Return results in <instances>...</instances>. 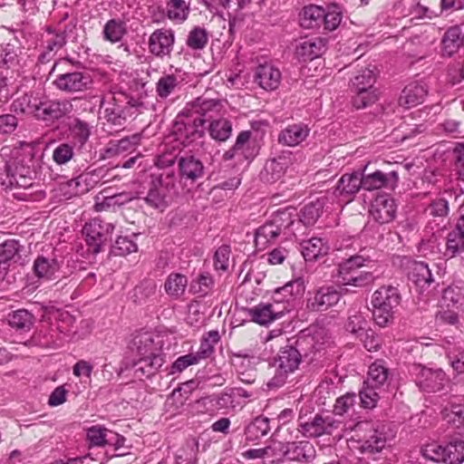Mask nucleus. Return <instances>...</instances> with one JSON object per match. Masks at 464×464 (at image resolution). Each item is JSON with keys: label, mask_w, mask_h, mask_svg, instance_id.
Returning a JSON list of instances; mask_svg holds the SVG:
<instances>
[{"label": "nucleus", "mask_w": 464, "mask_h": 464, "mask_svg": "<svg viewBox=\"0 0 464 464\" xmlns=\"http://www.w3.org/2000/svg\"><path fill=\"white\" fill-rule=\"evenodd\" d=\"M314 341L310 336H299L293 343L282 347L274 359L276 367L275 375L267 382L268 389H278L284 386L288 375L296 371L303 358L314 353Z\"/></svg>", "instance_id": "1"}, {"label": "nucleus", "mask_w": 464, "mask_h": 464, "mask_svg": "<svg viewBox=\"0 0 464 464\" xmlns=\"http://www.w3.org/2000/svg\"><path fill=\"white\" fill-rule=\"evenodd\" d=\"M114 230L112 223L105 222L100 218H93L84 225L82 234L85 244H81L76 252L82 258L95 257L103 250L106 242L111 239Z\"/></svg>", "instance_id": "2"}, {"label": "nucleus", "mask_w": 464, "mask_h": 464, "mask_svg": "<svg viewBox=\"0 0 464 464\" xmlns=\"http://www.w3.org/2000/svg\"><path fill=\"white\" fill-rule=\"evenodd\" d=\"M401 303V294L396 287L382 286L372 295V317L380 326H386L393 318L394 309Z\"/></svg>", "instance_id": "3"}, {"label": "nucleus", "mask_w": 464, "mask_h": 464, "mask_svg": "<svg viewBox=\"0 0 464 464\" xmlns=\"http://www.w3.org/2000/svg\"><path fill=\"white\" fill-rule=\"evenodd\" d=\"M150 178L147 204L163 211L170 199V191L174 187V175L172 172L150 173Z\"/></svg>", "instance_id": "4"}, {"label": "nucleus", "mask_w": 464, "mask_h": 464, "mask_svg": "<svg viewBox=\"0 0 464 464\" xmlns=\"http://www.w3.org/2000/svg\"><path fill=\"white\" fill-rule=\"evenodd\" d=\"M204 123L205 120L199 116H194L184 109L177 117L174 131L183 143L189 144L203 136Z\"/></svg>", "instance_id": "5"}, {"label": "nucleus", "mask_w": 464, "mask_h": 464, "mask_svg": "<svg viewBox=\"0 0 464 464\" xmlns=\"http://www.w3.org/2000/svg\"><path fill=\"white\" fill-rule=\"evenodd\" d=\"M410 373L414 377L416 385L423 392H437L444 388L446 373L441 369H430L420 364H413Z\"/></svg>", "instance_id": "6"}, {"label": "nucleus", "mask_w": 464, "mask_h": 464, "mask_svg": "<svg viewBox=\"0 0 464 464\" xmlns=\"http://www.w3.org/2000/svg\"><path fill=\"white\" fill-rule=\"evenodd\" d=\"M362 263H339L336 280L343 285L364 286L375 279L372 272L362 270Z\"/></svg>", "instance_id": "7"}, {"label": "nucleus", "mask_w": 464, "mask_h": 464, "mask_svg": "<svg viewBox=\"0 0 464 464\" xmlns=\"http://www.w3.org/2000/svg\"><path fill=\"white\" fill-rule=\"evenodd\" d=\"M258 153L251 130H243L237 137L234 146L223 154L224 160L237 159V161L251 160Z\"/></svg>", "instance_id": "8"}, {"label": "nucleus", "mask_w": 464, "mask_h": 464, "mask_svg": "<svg viewBox=\"0 0 464 464\" xmlns=\"http://www.w3.org/2000/svg\"><path fill=\"white\" fill-rule=\"evenodd\" d=\"M86 438L90 448L111 446L114 452L120 450L125 442L123 436L101 425L89 428L86 431Z\"/></svg>", "instance_id": "9"}, {"label": "nucleus", "mask_w": 464, "mask_h": 464, "mask_svg": "<svg viewBox=\"0 0 464 464\" xmlns=\"http://www.w3.org/2000/svg\"><path fill=\"white\" fill-rule=\"evenodd\" d=\"M362 188L367 191L377 190L381 188L393 189L398 183L399 176L397 171L388 173L381 170H375L366 173L365 169L360 173Z\"/></svg>", "instance_id": "10"}, {"label": "nucleus", "mask_w": 464, "mask_h": 464, "mask_svg": "<svg viewBox=\"0 0 464 464\" xmlns=\"http://www.w3.org/2000/svg\"><path fill=\"white\" fill-rule=\"evenodd\" d=\"M291 163L292 152L283 151L276 158L266 160L260 172V179L266 183H275L284 176Z\"/></svg>", "instance_id": "11"}, {"label": "nucleus", "mask_w": 464, "mask_h": 464, "mask_svg": "<svg viewBox=\"0 0 464 464\" xmlns=\"http://www.w3.org/2000/svg\"><path fill=\"white\" fill-rule=\"evenodd\" d=\"M74 324L75 318L72 314L68 312L60 313L56 321L51 323L50 340L47 343L53 346H60L64 337L76 334Z\"/></svg>", "instance_id": "12"}, {"label": "nucleus", "mask_w": 464, "mask_h": 464, "mask_svg": "<svg viewBox=\"0 0 464 464\" xmlns=\"http://www.w3.org/2000/svg\"><path fill=\"white\" fill-rule=\"evenodd\" d=\"M223 106L218 99H208L206 97H198L191 103L188 104L185 108L189 113L194 116H199L206 121H210L216 119Z\"/></svg>", "instance_id": "13"}, {"label": "nucleus", "mask_w": 464, "mask_h": 464, "mask_svg": "<svg viewBox=\"0 0 464 464\" xmlns=\"http://www.w3.org/2000/svg\"><path fill=\"white\" fill-rule=\"evenodd\" d=\"M90 83L89 74L77 71L59 74L53 81V84L57 89L67 92L84 91Z\"/></svg>", "instance_id": "14"}, {"label": "nucleus", "mask_w": 464, "mask_h": 464, "mask_svg": "<svg viewBox=\"0 0 464 464\" xmlns=\"http://www.w3.org/2000/svg\"><path fill=\"white\" fill-rule=\"evenodd\" d=\"M73 111V105L69 100L42 102L37 119L43 121L59 120Z\"/></svg>", "instance_id": "15"}, {"label": "nucleus", "mask_w": 464, "mask_h": 464, "mask_svg": "<svg viewBox=\"0 0 464 464\" xmlns=\"http://www.w3.org/2000/svg\"><path fill=\"white\" fill-rule=\"evenodd\" d=\"M370 213L372 218L380 224L391 222L396 213V206L393 198L387 195L376 197L371 205Z\"/></svg>", "instance_id": "16"}, {"label": "nucleus", "mask_w": 464, "mask_h": 464, "mask_svg": "<svg viewBox=\"0 0 464 464\" xmlns=\"http://www.w3.org/2000/svg\"><path fill=\"white\" fill-rule=\"evenodd\" d=\"M341 298V294L333 286L319 288L314 295L308 299L307 308L311 311H326L336 304Z\"/></svg>", "instance_id": "17"}, {"label": "nucleus", "mask_w": 464, "mask_h": 464, "mask_svg": "<svg viewBox=\"0 0 464 464\" xmlns=\"http://www.w3.org/2000/svg\"><path fill=\"white\" fill-rule=\"evenodd\" d=\"M292 271L293 279L280 287L289 304L291 300L302 295L304 292V276L307 273L306 263H295L292 266Z\"/></svg>", "instance_id": "18"}, {"label": "nucleus", "mask_w": 464, "mask_h": 464, "mask_svg": "<svg viewBox=\"0 0 464 464\" xmlns=\"http://www.w3.org/2000/svg\"><path fill=\"white\" fill-rule=\"evenodd\" d=\"M255 82L266 91H274L281 82V72L272 63L259 64L256 68Z\"/></svg>", "instance_id": "19"}, {"label": "nucleus", "mask_w": 464, "mask_h": 464, "mask_svg": "<svg viewBox=\"0 0 464 464\" xmlns=\"http://www.w3.org/2000/svg\"><path fill=\"white\" fill-rule=\"evenodd\" d=\"M38 150L31 143H24L14 152V169L36 171L39 167Z\"/></svg>", "instance_id": "20"}, {"label": "nucleus", "mask_w": 464, "mask_h": 464, "mask_svg": "<svg viewBox=\"0 0 464 464\" xmlns=\"http://www.w3.org/2000/svg\"><path fill=\"white\" fill-rule=\"evenodd\" d=\"M294 208H285L276 211L270 219L276 228L277 232L285 239H288L292 236H296L295 231L298 227Z\"/></svg>", "instance_id": "21"}, {"label": "nucleus", "mask_w": 464, "mask_h": 464, "mask_svg": "<svg viewBox=\"0 0 464 464\" xmlns=\"http://www.w3.org/2000/svg\"><path fill=\"white\" fill-rule=\"evenodd\" d=\"M174 44V34L171 30H156L150 37L149 48L152 54L163 57L169 54Z\"/></svg>", "instance_id": "22"}, {"label": "nucleus", "mask_w": 464, "mask_h": 464, "mask_svg": "<svg viewBox=\"0 0 464 464\" xmlns=\"http://www.w3.org/2000/svg\"><path fill=\"white\" fill-rule=\"evenodd\" d=\"M427 93L428 88L424 82H410L402 90L399 98V104L408 108L417 106L423 102Z\"/></svg>", "instance_id": "23"}, {"label": "nucleus", "mask_w": 464, "mask_h": 464, "mask_svg": "<svg viewBox=\"0 0 464 464\" xmlns=\"http://www.w3.org/2000/svg\"><path fill=\"white\" fill-rule=\"evenodd\" d=\"M34 273L39 279L53 280L72 273L69 263H34Z\"/></svg>", "instance_id": "24"}, {"label": "nucleus", "mask_w": 464, "mask_h": 464, "mask_svg": "<svg viewBox=\"0 0 464 464\" xmlns=\"http://www.w3.org/2000/svg\"><path fill=\"white\" fill-rule=\"evenodd\" d=\"M310 129L304 123L288 125L278 134V143L295 147L302 143L309 135Z\"/></svg>", "instance_id": "25"}, {"label": "nucleus", "mask_w": 464, "mask_h": 464, "mask_svg": "<svg viewBox=\"0 0 464 464\" xmlns=\"http://www.w3.org/2000/svg\"><path fill=\"white\" fill-rule=\"evenodd\" d=\"M411 276L418 285L423 286L434 281L432 271L436 270L437 275H443L446 269V263H414Z\"/></svg>", "instance_id": "26"}, {"label": "nucleus", "mask_w": 464, "mask_h": 464, "mask_svg": "<svg viewBox=\"0 0 464 464\" xmlns=\"http://www.w3.org/2000/svg\"><path fill=\"white\" fill-rule=\"evenodd\" d=\"M385 425L378 424L370 430V434L362 442L360 450L362 452L376 453L382 451L387 443L388 435L385 433Z\"/></svg>", "instance_id": "27"}, {"label": "nucleus", "mask_w": 464, "mask_h": 464, "mask_svg": "<svg viewBox=\"0 0 464 464\" xmlns=\"http://www.w3.org/2000/svg\"><path fill=\"white\" fill-rule=\"evenodd\" d=\"M179 169L181 179L191 181H195L204 175L203 163L193 155L180 157L179 159Z\"/></svg>", "instance_id": "28"}, {"label": "nucleus", "mask_w": 464, "mask_h": 464, "mask_svg": "<svg viewBox=\"0 0 464 464\" xmlns=\"http://www.w3.org/2000/svg\"><path fill=\"white\" fill-rule=\"evenodd\" d=\"M362 188L360 173H345L338 180L334 194L336 197H353Z\"/></svg>", "instance_id": "29"}, {"label": "nucleus", "mask_w": 464, "mask_h": 464, "mask_svg": "<svg viewBox=\"0 0 464 464\" xmlns=\"http://www.w3.org/2000/svg\"><path fill=\"white\" fill-rule=\"evenodd\" d=\"M324 41L322 38H304L295 46V54L305 60H313L323 53Z\"/></svg>", "instance_id": "30"}, {"label": "nucleus", "mask_w": 464, "mask_h": 464, "mask_svg": "<svg viewBox=\"0 0 464 464\" xmlns=\"http://www.w3.org/2000/svg\"><path fill=\"white\" fill-rule=\"evenodd\" d=\"M450 212L449 201L443 197L433 199L425 209V215L433 218L438 230L445 228L443 224Z\"/></svg>", "instance_id": "31"}, {"label": "nucleus", "mask_w": 464, "mask_h": 464, "mask_svg": "<svg viewBox=\"0 0 464 464\" xmlns=\"http://www.w3.org/2000/svg\"><path fill=\"white\" fill-rule=\"evenodd\" d=\"M8 324L21 334L29 332L34 324L35 317L26 309H18L8 314Z\"/></svg>", "instance_id": "32"}, {"label": "nucleus", "mask_w": 464, "mask_h": 464, "mask_svg": "<svg viewBox=\"0 0 464 464\" xmlns=\"http://www.w3.org/2000/svg\"><path fill=\"white\" fill-rule=\"evenodd\" d=\"M300 251L304 261H314L324 256L329 250V247L324 244L323 240L319 237H312L308 240H304L300 244Z\"/></svg>", "instance_id": "33"}, {"label": "nucleus", "mask_w": 464, "mask_h": 464, "mask_svg": "<svg viewBox=\"0 0 464 464\" xmlns=\"http://www.w3.org/2000/svg\"><path fill=\"white\" fill-rule=\"evenodd\" d=\"M324 202L325 199L322 198L306 204L301 209L299 219L296 220L297 226L299 227L301 224L304 227L314 226L323 212Z\"/></svg>", "instance_id": "34"}, {"label": "nucleus", "mask_w": 464, "mask_h": 464, "mask_svg": "<svg viewBox=\"0 0 464 464\" xmlns=\"http://www.w3.org/2000/svg\"><path fill=\"white\" fill-rule=\"evenodd\" d=\"M447 252L451 254L450 257L464 252V214L459 217L455 228L448 235Z\"/></svg>", "instance_id": "35"}, {"label": "nucleus", "mask_w": 464, "mask_h": 464, "mask_svg": "<svg viewBox=\"0 0 464 464\" xmlns=\"http://www.w3.org/2000/svg\"><path fill=\"white\" fill-rule=\"evenodd\" d=\"M42 102L36 94L28 92L14 100L12 108L15 112L34 114L37 118Z\"/></svg>", "instance_id": "36"}, {"label": "nucleus", "mask_w": 464, "mask_h": 464, "mask_svg": "<svg viewBox=\"0 0 464 464\" xmlns=\"http://www.w3.org/2000/svg\"><path fill=\"white\" fill-rule=\"evenodd\" d=\"M324 8L310 5L303 8L300 14V25L305 29L319 28L323 23Z\"/></svg>", "instance_id": "37"}, {"label": "nucleus", "mask_w": 464, "mask_h": 464, "mask_svg": "<svg viewBox=\"0 0 464 464\" xmlns=\"http://www.w3.org/2000/svg\"><path fill=\"white\" fill-rule=\"evenodd\" d=\"M461 30L458 26L449 28L442 38V51L447 56L454 54L461 45H464Z\"/></svg>", "instance_id": "38"}, {"label": "nucleus", "mask_w": 464, "mask_h": 464, "mask_svg": "<svg viewBox=\"0 0 464 464\" xmlns=\"http://www.w3.org/2000/svg\"><path fill=\"white\" fill-rule=\"evenodd\" d=\"M68 130L72 140L80 146H83L91 136V126L80 118H73L68 123Z\"/></svg>", "instance_id": "39"}, {"label": "nucleus", "mask_w": 464, "mask_h": 464, "mask_svg": "<svg viewBox=\"0 0 464 464\" xmlns=\"http://www.w3.org/2000/svg\"><path fill=\"white\" fill-rule=\"evenodd\" d=\"M248 313L253 322L266 325L276 320L280 312L271 310L267 303H260L253 308H250Z\"/></svg>", "instance_id": "40"}, {"label": "nucleus", "mask_w": 464, "mask_h": 464, "mask_svg": "<svg viewBox=\"0 0 464 464\" xmlns=\"http://www.w3.org/2000/svg\"><path fill=\"white\" fill-rule=\"evenodd\" d=\"M141 135L137 133L131 137H125L119 140H111L107 146L106 153L109 157L120 155L140 142Z\"/></svg>", "instance_id": "41"}, {"label": "nucleus", "mask_w": 464, "mask_h": 464, "mask_svg": "<svg viewBox=\"0 0 464 464\" xmlns=\"http://www.w3.org/2000/svg\"><path fill=\"white\" fill-rule=\"evenodd\" d=\"M127 33L126 24L121 19H111L103 26V38L112 44L121 41Z\"/></svg>", "instance_id": "42"}, {"label": "nucleus", "mask_w": 464, "mask_h": 464, "mask_svg": "<svg viewBox=\"0 0 464 464\" xmlns=\"http://www.w3.org/2000/svg\"><path fill=\"white\" fill-rule=\"evenodd\" d=\"M208 122V132L212 139L218 141H226L230 137L232 125L229 121L216 118Z\"/></svg>", "instance_id": "43"}, {"label": "nucleus", "mask_w": 464, "mask_h": 464, "mask_svg": "<svg viewBox=\"0 0 464 464\" xmlns=\"http://www.w3.org/2000/svg\"><path fill=\"white\" fill-rule=\"evenodd\" d=\"M270 430L269 419L266 417H256L246 428V440H256L266 436Z\"/></svg>", "instance_id": "44"}, {"label": "nucleus", "mask_w": 464, "mask_h": 464, "mask_svg": "<svg viewBox=\"0 0 464 464\" xmlns=\"http://www.w3.org/2000/svg\"><path fill=\"white\" fill-rule=\"evenodd\" d=\"M208 42V33L201 26H195L188 32L187 36V46L194 51L203 50Z\"/></svg>", "instance_id": "45"}, {"label": "nucleus", "mask_w": 464, "mask_h": 464, "mask_svg": "<svg viewBox=\"0 0 464 464\" xmlns=\"http://www.w3.org/2000/svg\"><path fill=\"white\" fill-rule=\"evenodd\" d=\"M280 234L277 232L271 220L266 222L259 227L255 234V243L258 247H265L266 244L278 237Z\"/></svg>", "instance_id": "46"}, {"label": "nucleus", "mask_w": 464, "mask_h": 464, "mask_svg": "<svg viewBox=\"0 0 464 464\" xmlns=\"http://www.w3.org/2000/svg\"><path fill=\"white\" fill-rule=\"evenodd\" d=\"M220 336L218 331H209L207 336L201 340L199 349L194 353L197 361L207 359L214 353V345L219 342Z\"/></svg>", "instance_id": "47"}, {"label": "nucleus", "mask_w": 464, "mask_h": 464, "mask_svg": "<svg viewBox=\"0 0 464 464\" xmlns=\"http://www.w3.org/2000/svg\"><path fill=\"white\" fill-rule=\"evenodd\" d=\"M388 374V370L385 367L372 363L369 368L368 377L364 382V384L380 389L386 383Z\"/></svg>", "instance_id": "48"}, {"label": "nucleus", "mask_w": 464, "mask_h": 464, "mask_svg": "<svg viewBox=\"0 0 464 464\" xmlns=\"http://www.w3.org/2000/svg\"><path fill=\"white\" fill-rule=\"evenodd\" d=\"M376 77L373 70L364 68L358 72L357 75L352 80L353 91L372 89Z\"/></svg>", "instance_id": "49"}, {"label": "nucleus", "mask_w": 464, "mask_h": 464, "mask_svg": "<svg viewBox=\"0 0 464 464\" xmlns=\"http://www.w3.org/2000/svg\"><path fill=\"white\" fill-rule=\"evenodd\" d=\"M188 285L187 277L181 274H170L165 283L168 295L174 297L180 296Z\"/></svg>", "instance_id": "50"}, {"label": "nucleus", "mask_w": 464, "mask_h": 464, "mask_svg": "<svg viewBox=\"0 0 464 464\" xmlns=\"http://www.w3.org/2000/svg\"><path fill=\"white\" fill-rule=\"evenodd\" d=\"M138 246L135 242L126 237H120L111 246L110 254L114 257H125L126 256L135 253Z\"/></svg>", "instance_id": "51"}, {"label": "nucleus", "mask_w": 464, "mask_h": 464, "mask_svg": "<svg viewBox=\"0 0 464 464\" xmlns=\"http://www.w3.org/2000/svg\"><path fill=\"white\" fill-rule=\"evenodd\" d=\"M445 463L460 464L464 461V441L454 440L445 446Z\"/></svg>", "instance_id": "52"}, {"label": "nucleus", "mask_w": 464, "mask_h": 464, "mask_svg": "<svg viewBox=\"0 0 464 464\" xmlns=\"http://www.w3.org/2000/svg\"><path fill=\"white\" fill-rule=\"evenodd\" d=\"M343 14L341 7L335 4H332L331 5H328L326 10L324 9L322 24L325 30L334 31L339 26Z\"/></svg>", "instance_id": "53"}, {"label": "nucleus", "mask_w": 464, "mask_h": 464, "mask_svg": "<svg viewBox=\"0 0 464 464\" xmlns=\"http://www.w3.org/2000/svg\"><path fill=\"white\" fill-rule=\"evenodd\" d=\"M24 247L16 240H6L0 245V261H17Z\"/></svg>", "instance_id": "54"}, {"label": "nucleus", "mask_w": 464, "mask_h": 464, "mask_svg": "<svg viewBox=\"0 0 464 464\" xmlns=\"http://www.w3.org/2000/svg\"><path fill=\"white\" fill-rule=\"evenodd\" d=\"M299 430L304 437L307 438H317L324 434V430L322 426V414H316L313 420L301 422L299 424Z\"/></svg>", "instance_id": "55"}, {"label": "nucleus", "mask_w": 464, "mask_h": 464, "mask_svg": "<svg viewBox=\"0 0 464 464\" xmlns=\"http://www.w3.org/2000/svg\"><path fill=\"white\" fill-rule=\"evenodd\" d=\"M45 31L48 36L44 41V49L56 53L66 44L64 31H56L51 27H47Z\"/></svg>", "instance_id": "56"}, {"label": "nucleus", "mask_w": 464, "mask_h": 464, "mask_svg": "<svg viewBox=\"0 0 464 464\" xmlns=\"http://www.w3.org/2000/svg\"><path fill=\"white\" fill-rule=\"evenodd\" d=\"M167 14L169 19L181 23L188 14V6L184 0H170L168 2Z\"/></svg>", "instance_id": "57"}, {"label": "nucleus", "mask_w": 464, "mask_h": 464, "mask_svg": "<svg viewBox=\"0 0 464 464\" xmlns=\"http://www.w3.org/2000/svg\"><path fill=\"white\" fill-rule=\"evenodd\" d=\"M353 92L355 94L353 98V105L356 109L366 108L374 103L378 99V94L375 88Z\"/></svg>", "instance_id": "58"}, {"label": "nucleus", "mask_w": 464, "mask_h": 464, "mask_svg": "<svg viewBox=\"0 0 464 464\" xmlns=\"http://www.w3.org/2000/svg\"><path fill=\"white\" fill-rule=\"evenodd\" d=\"M145 333L143 329L137 330L130 334L128 348L133 355L138 356V361L141 362L145 358Z\"/></svg>", "instance_id": "59"}, {"label": "nucleus", "mask_w": 464, "mask_h": 464, "mask_svg": "<svg viewBox=\"0 0 464 464\" xmlns=\"http://www.w3.org/2000/svg\"><path fill=\"white\" fill-rule=\"evenodd\" d=\"M74 156V146L72 143L62 142L53 151V160L59 165L67 164Z\"/></svg>", "instance_id": "60"}, {"label": "nucleus", "mask_w": 464, "mask_h": 464, "mask_svg": "<svg viewBox=\"0 0 464 464\" xmlns=\"http://www.w3.org/2000/svg\"><path fill=\"white\" fill-rule=\"evenodd\" d=\"M213 278L208 273L199 274L197 279L190 284V291L198 294L200 296L206 295L213 287Z\"/></svg>", "instance_id": "61"}, {"label": "nucleus", "mask_w": 464, "mask_h": 464, "mask_svg": "<svg viewBox=\"0 0 464 464\" xmlns=\"http://www.w3.org/2000/svg\"><path fill=\"white\" fill-rule=\"evenodd\" d=\"M444 419L457 428L464 427V405L454 404L443 411Z\"/></svg>", "instance_id": "62"}, {"label": "nucleus", "mask_w": 464, "mask_h": 464, "mask_svg": "<svg viewBox=\"0 0 464 464\" xmlns=\"http://www.w3.org/2000/svg\"><path fill=\"white\" fill-rule=\"evenodd\" d=\"M464 295L458 286L450 285L444 289L442 293V305L450 308L455 307L461 303Z\"/></svg>", "instance_id": "63"}, {"label": "nucleus", "mask_w": 464, "mask_h": 464, "mask_svg": "<svg viewBox=\"0 0 464 464\" xmlns=\"http://www.w3.org/2000/svg\"><path fill=\"white\" fill-rule=\"evenodd\" d=\"M447 358L457 374L464 373V347H456L449 351Z\"/></svg>", "instance_id": "64"}]
</instances>
